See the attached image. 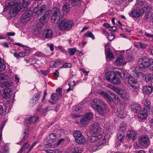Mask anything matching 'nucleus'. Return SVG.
Returning <instances> with one entry per match:
<instances>
[{"mask_svg":"<svg viewBox=\"0 0 153 153\" xmlns=\"http://www.w3.org/2000/svg\"><path fill=\"white\" fill-rule=\"evenodd\" d=\"M9 7H10L9 13L10 16L12 18L14 17L22 10L18 3L17 2L16 3V0L14 1L13 4L12 2L8 3V5L5 7V9L7 10Z\"/></svg>","mask_w":153,"mask_h":153,"instance_id":"obj_1","label":"nucleus"},{"mask_svg":"<svg viewBox=\"0 0 153 153\" xmlns=\"http://www.w3.org/2000/svg\"><path fill=\"white\" fill-rule=\"evenodd\" d=\"M117 73L122 78H123L125 80L128 79V82L132 88L135 90H138L139 88V84L137 81H135V79L131 76H128V78L126 76L124 72L122 70H120L119 71H117Z\"/></svg>","mask_w":153,"mask_h":153,"instance_id":"obj_2","label":"nucleus"},{"mask_svg":"<svg viewBox=\"0 0 153 153\" xmlns=\"http://www.w3.org/2000/svg\"><path fill=\"white\" fill-rule=\"evenodd\" d=\"M106 79L114 85H119L121 83L120 78L113 71L108 72L105 74Z\"/></svg>","mask_w":153,"mask_h":153,"instance_id":"obj_3","label":"nucleus"},{"mask_svg":"<svg viewBox=\"0 0 153 153\" xmlns=\"http://www.w3.org/2000/svg\"><path fill=\"white\" fill-rule=\"evenodd\" d=\"M59 24V26L61 30H69L71 29L73 25V22L71 20H69L65 21L63 17L61 18V20L58 23Z\"/></svg>","mask_w":153,"mask_h":153,"instance_id":"obj_4","label":"nucleus"},{"mask_svg":"<svg viewBox=\"0 0 153 153\" xmlns=\"http://www.w3.org/2000/svg\"><path fill=\"white\" fill-rule=\"evenodd\" d=\"M73 135L77 143L79 144H83L85 143V139L80 131H74L73 133Z\"/></svg>","mask_w":153,"mask_h":153,"instance_id":"obj_5","label":"nucleus"},{"mask_svg":"<svg viewBox=\"0 0 153 153\" xmlns=\"http://www.w3.org/2000/svg\"><path fill=\"white\" fill-rule=\"evenodd\" d=\"M138 143L141 148H147L150 144L149 139L148 136L144 135L140 137Z\"/></svg>","mask_w":153,"mask_h":153,"instance_id":"obj_6","label":"nucleus"},{"mask_svg":"<svg viewBox=\"0 0 153 153\" xmlns=\"http://www.w3.org/2000/svg\"><path fill=\"white\" fill-rule=\"evenodd\" d=\"M151 59H149L146 57H143L138 62V66L140 68H147L150 67Z\"/></svg>","mask_w":153,"mask_h":153,"instance_id":"obj_7","label":"nucleus"},{"mask_svg":"<svg viewBox=\"0 0 153 153\" xmlns=\"http://www.w3.org/2000/svg\"><path fill=\"white\" fill-rule=\"evenodd\" d=\"M52 15L51 18V21L54 23H58L61 20L60 18V11L59 9L56 7L53 9L52 11Z\"/></svg>","mask_w":153,"mask_h":153,"instance_id":"obj_8","label":"nucleus"},{"mask_svg":"<svg viewBox=\"0 0 153 153\" xmlns=\"http://www.w3.org/2000/svg\"><path fill=\"white\" fill-rule=\"evenodd\" d=\"M93 114L91 112H87L85 113L84 116L82 117L80 121V124L82 126L86 125L92 118Z\"/></svg>","mask_w":153,"mask_h":153,"instance_id":"obj_9","label":"nucleus"},{"mask_svg":"<svg viewBox=\"0 0 153 153\" xmlns=\"http://www.w3.org/2000/svg\"><path fill=\"white\" fill-rule=\"evenodd\" d=\"M33 14V12L28 10L25 12L21 17V22L22 23L27 22L30 19V17Z\"/></svg>","mask_w":153,"mask_h":153,"instance_id":"obj_10","label":"nucleus"},{"mask_svg":"<svg viewBox=\"0 0 153 153\" xmlns=\"http://www.w3.org/2000/svg\"><path fill=\"white\" fill-rule=\"evenodd\" d=\"M107 104L102 101L96 110L99 113L101 116H104L107 108Z\"/></svg>","mask_w":153,"mask_h":153,"instance_id":"obj_11","label":"nucleus"},{"mask_svg":"<svg viewBox=\"0 0 153 153\" xmlns=\"http://www.w3.org/2000/svg\"><path fill=\"white\" fill-rule=\"evenodd\" d=\"M100 129L99 125L97 123L92 124L90 128V132L93 134L99 133Z\"/></svg>","mask_w":153,"mask_h":153,"instance_id":"obj_12","label":"nucleus"},{"mask_svg":"<svg viewBox=\"0 0 153 153\" xmlns=\"http://www.w3.org/2000/svg\"><path fill=\"white\" fill-rule=\"evenodd\" d=\"M16 2L18 3L22 10L28 7L30 3V0H16Z\"/></svg>","mask_w":153,"mask_h":153,"instance_id":"obj_13","label":"nucleus"},{"mask_svg":"<svg viewBox=\"0 0 153 153\" xmlns=\"http://www.w3.org/2000/svg\"><path fill=\"white\" fill-rule=\"evenodd\" d=\"M29 134V129L28 128H25L23 129L21 135L22 139L18 144H21V142L24 141L28 137Z\"/></svg>","mask_w":153,"mask_h":153,"instance_id":"obj_14","label":"nucleus"},{"mask_svg":"<svg viewBox=\"0 0 153 153\" xmlns=\"http://www.w3.org/2000/svg\"><path fill=\"white\" fill-rule=\"evenodd\" d=\"M46 9V6L45 5H42L41 6L38 5L35 8V10L37 9L35 12L36 14L38 16L41 15L42 14L45 12Z\"/></svg>","mask_w":153,"mask_h":153,"instance_id":"obj_15","label":"nucleus"},{"mask_svg":"<svg viewBox=\"0 0 153 153\" xmlns=\"http://www.w3.org/2000/svg\"><path fill=\"white\" fill-rule=\"evenodd\" d=\"M39 118L38 116H33L29 118H27L24 122L26 124L34 123L38 121Z\"/></svg>","mask_w":153,"mask_h":153,"instance_id":"obj_16","label":"nucleus"},{"mask_svg":"<svg viewBox=\"0 0 153 153\" xmlns=\"http://www.w3.org/2000/svg\"><path fill=\"white\" fill-rule=\"evenodd\" d=\"M51 15L50 12H46L44 15L41 17L39 19V21L42 24L46 23L48 21L49 17Z\"/></svg>","mask_w":153,"mask_h":153,"instance_id":"obj_17","label":"nucleus"},{"mask_svg":"<svg viewBox=\"0 0 153 153\" xmlns=\"http://www.w3.org/2000/svg\"><path fill=\"white\" fill-rule=\"evenodd\" d=\"M119 95L122 98L126 101H128L130 99L128 92L126 90H122Z\"/></svg>","mask_w":153,"mask_h":153,"instance_id":"obj_18","label":"nucleus"},{"mask_svg":"<svg viewBox=\"0 0 153 153\" xmlns=\"http://www.w3.org/2000/svg\"><path fill=\"white\" fill-rule=\"evenodd\" d=\"M91 102L92 107L96 110L100 105L102 101L98 99H93Z\"/></svg>","mask_w":153,"mask_h":153,"instance_id":"obj_19","label":"nucleus"},{"mask_svg":"<svg viewBox=\"0 0 153 153\" xmlns=\"http://www.w3.org/2000/svg\"><path fill=\"white\" fill-rule=\"evenodd\" d=\"M29 53V51L25 50L23 52H19L18 53L15 52L13 53V55L17 59H19V57H23L26 56L28 55Z\"/></svg>","mask_w":153,"mask_h":153,"instance_id":"obj_20","label":"nucleus"},{"mask_svg":"<svg viewBox=\"0 0 153 153\" xmlns=\"http://www.w3.org/2000/svg\"><path fill=\"white\" fill-rule=\"evenodd\" d=\"M126 137L129 138H131L133 140H134L136 138L137 132L133 130H128L127 132Z\"/></svg>","mask_w":153,"mask_h":153,"instance_id":"obj_21","label":"nucleus"},{"mask_svg":"<svg viewBox=\"0 0 153 153\" xmlns=\"http://www.w3.org/2000/svg\"><path fill=\"white\" fill-rule=\"evenodd\" d=\"M131 111L134 113L139 112L141 110V105L137 103H132L131 105Z\"/></svg>","mask_w":153,"mask_h":153,"instance_id":"obj_22","label":"nucleus"},{"mask_svg":"<svg viewBox=\"0 0 153 153\" xmlns=\"http://www.w3.org/2000/svg\"><path fill=\"white\" fill-rule=\"evenodd\" d=\"M141 10L140 9H137L134 10L129 15L133 17L139 18L142 15Z\"/></svg>","mask_w":153,"mask_h":153,"instance_id":"obj_23","label":"nucleus"},{"mask_svg":"<svg viewBox=\"0 0 153 153\" xmlns=\"http://www.w3.org/2000/svg\"><path fill=\"white\" fill-rule=\"evenodd\" d=\"M50 107H47L45 108L42 109L41 106H39L37 107L36 111L37 112L39 111L41 114L43 116H45L48 110H51L52 109H50Z\"/></svg>","mask_w":153,"mask_h":153,"instance_id":"obj_24","label":"nucleus"},{"mask_svg":"<svg viewBox=\"0 0 153 153\" xmlns=\"http://www.w3.org/2000/svg\"><path fill=\"white\" fill-rule=\"evenodd\" d=\"M148 116V112L147 109L144 108L142 111H140L138 115V117L141 120H143L147 118Z\"/></svg>","mask_w":153,"mask_h":153,"instance_id":"obj_25","label":"nucleus"},{"mask_svg":"<svg viewBox=\"0 0 153 153\" xmlns=\"http://www.w3.org/2000/svg\"><path fill=\"white\" fill-rule=\"evenodd\" d=\"M53 33L51 30L48 29L45 30L42 33L43 36L46 38H50L53 36Z\"/></svg>","mask_w":153,"mask_h":153,"instance_id":"obj_26","label":"nucleus"},{"mask_svg":"<svg viewBox=\"0 0 153 153\" xmlns=\"http://www.w3.org/2000/svg\"><path fill=\"white\" fill-rule=\"evenodd\" d=\"M102 138V136L100 134L97 136H92L88 138V141L91 143H94L99 140Z\"/></svg>","mask_w":153,"mask_h":153,"instance_id":"obj_27","label":"nucleus"},{"mask_svg":"<svg viewBox=\"0 0 153 153\" xmlns=\"http://www.w3.org/2000/svg\"><path fill=\"white\" fill-rule=\"evenodd\" d=\"M152 89L150 86H147L143 87V92L146 95H149L152 91Z\"/></svg>","mask_w":153,"mask_h":153,"instance_id":"obj_28","label":"nucleus"},{"mask_svg":"<svg viewBox=\"0 0 153 153\" xmlns=\"http://www.w3.org/2000/svg\"><path fill=\"white\" fill-rule=\"evenodd\" d=\"M81 0H70L69 3L72 6H78L81 4Z\"/></svg>","mask_w":153,"mask_h":153,"instance_id":"obj_29","label":"nucleus"},{"mask_svg":"<svg viewBox=\"0 0 153 153\" xmlns=\"http://www.w3.org/2000/svg\"><path fill=\"white\" fill-rule=\"evenodd\" d=\"M11 92V90L9 88H6L4 89V93L3 94L4 97V98H9L11 95L10 94Z\"/></svg>","mask_w":153,"mask_h":153,"instance_id":"obj_30","label":"nucleus"},{"mask_svg":"<svg viewBox=\"0 0 153 153\" xmlns=\"http://www.w3.org/2000/svg\"><path fill=\"white\" fill-rule=\"evenodd\" d=\"M108 142L104 137L102 140H100L97 143V145L98 146H103L108 144Z\"/></svg>","mask_w":153,"mask_h":153,"instance_id":"obj_31","label":"nucleus"},{"mask_svg":"<svg viewBox=\"0 0 153 153\" xmlns=\"http://www.w3.org/2000/svg\"><path fill=\"white\" fill-rule=\"evenodd\" d=\"M126 133L118 132L117 136V139L119 141L122 142L124 140Z\"/></svg>","mask_w":153,"mask_h":153,"instance_id":"obj_32","label":"nucleus"},{"mask_svg":"<svg viewBox=\"0 0 153 153\" xmlns=\"http://www.w3.org/2000/svg\"><path fill=\"white\" fill-rule=\"evenodd\" d=\"M105 53L106 56L109 59L113 58V54L111 53L110 48H108L107 50L106 49H105Z\"/></svg>","mask_w":153,"mask_h":153,"instance_id":"obj_33","label":"nucleus"},{"mask_svg":"<svg viewBox=\"0 0 153 153\" xmlns=\"http://www.w3.org/2000/svg\"><path fill=\"white\" fill-rule=\"evenodd\" d=\"M126 125L122 123L120 124L118 130V132H120L124 133H126Z\"/></svg>","mask_w":153,"mask_h":153,"instance_id":"obj_34","label":"nucleus"},{"mask_svg":"<svg viewBox=\"0 0 153 153\" xmlns=\"http://www.w3.org/2000/svg\"><path fill=\"white\" fill-rule=\"evenodd\" d=\"M42 30V29L41 27L37 26L33 29V33L34 35H37L41 32Z\"/></svg>","mask_w":153,"mask_h":153,"instance_id":"obj_35","label":"nucleus"},{"mask_svg":"<svg viewBox=\"0 0 153 153\" xmlns=\"http://www.w3.org/2000/svg\"><path fill=\"white\" fill-rule=\"evenodd\" d=\"M62 10L64 12L66 13H67L69 12L70 6L67 3H66L62 7Z\"/></svg>","mask_w":153,"mask_h":153,"instance_id":"obj_36","label":"nucleus"},{"mask_svg":"<svg viewBox=\"0 0 153 153\" xmlns=\"http://www.w3.org/2000/svg\"><path fill=\"white\" fill-rule=\"evenodd\" d=\"M40 93H37L36 94H35L33 97V103L34 104H36L38 102V99L40 97Z\"/></svg>","mask_w":153,"mask_h":153,"instance_id":"obj_37","label":"nucleus"},{"mask_svg":"<svg viewBox=\"0 0 153 153\" xmlns=\"http://www.w3.org/2000/svg\"><path fill=\"white\" fill-rule=\"evenodd\" d=\"M60 62V61L59 59H57L55 61H51L49 63L50 65L51 68H56L58 66V63Z\"/></svg>","mask_w":153,"mask_h":153,"instance_id":"obj_38","label":"nucleus"},{"mask_svg":"<svg viewBox=\"0 0 153 153\" xmlns=\"http://www.w3.org/2000/svg\"><path fill=\"white\" fill-rule=\"evenodd\" d=\"M123 59L122 56H120L117 58L115 60V64L119 65H121L123 64Z\"/></svg>","mask_w":153,"mask_h":153,"instance_id":"obj_39","label":"nucleus"},{"mask_svg":"<svg viewBox=\"0 0 153 153\" xmlns=\"http://www.w3.org/2000/svg\"><path fill=\"white\" fill-rule=\"evenodd\" d=\"M8 76L4 75H0V84L1 85V86L3 85V83L5 81L8 80Z\"/></svg>","mask_w":153,"mask_h":153,"instance_id":"obj_40","label":"nucleus"},{"mask_svg":"<svg viewBox=\"0 0 153 153\" xmlns=\"http://www.w3.org/2000/svg\"><path fill=\"white\" fill-rule=\"evenodd\" d=\"M83 151L82 148L80 147H75L72 150L73 153H81Z\"/></svg>","mask_w":153,"mask_h":153,"instance_id":"obj_41","label":"nucleus"},{"mask_svg":"<svg viewBox=\"0 0 153 153\" xmlns=\"http://www.w3.org/2000/svg\"><path fill=\"white\" fill-rule=\"evenodd\" d=\"M5 81L3 83V85L1 86L3 87L8 88L9 87H11L13 85V83L12 82L10 81Z\"/></svg>","mask_w":153,"mask_h":153,"instance_id":"obj_42","label":"nucleus"},{"mask_svg":"<svg viewBox=\"0 0 153 153\" xmlns=\"http://www.w3.org/2000/svg\"><path fill=\"white\" fill-rule=\"evenodd\" d=\"M6 68L5 65L4 63L3 59L0 57V71H2Z\"/></svg>","mask_w":153,"mask_h":153,"instance_id":"obj_43","label":"nucleus"},{"mask_svg":"<svg viewBox=\"0 0 153 153\" xmlns=\"http://www.w3.org/2000/svg\"><path fill=\"white\" fill-rule=\"evenodd\" d=\"M85 37H90L92 39H94L95 37L94 35L91 32L88 31L84 35Z\"/></svg>","mask_w":153,"mask_h":153,"instance_id":"obj_44","label":"nucleus"},{"mask_svg":"<svg viewBox=\"0 0 153 153\" xmlns=\"http://www.w3.org/2000/svg\"><path fill=\"white\" fill-rule=\"evenodd\" d=\"M117 116L121 118H123L126 116V114L122 111H120L117 113Z\"/></svg>","mask_w":153,"mask_h":153,"instance_id":"obj_45","label":"nucleus"},{"mask_svg":"<svg viewBox=\"0 0 153 153\" xmlns=\"http://www.w3.org/2000/svg\"><path fill=\"white\" fill-rule=\"evenodd\" d=\"M150 102L149 100H146L145 101V105L148 110H149L150 108Z\"/></svg>","mask_w":153,"mask_h":153,"instance_id":"obj_46","label":"nucleus"},{"mask_svg":"<svg viewBox=\"0 0 153 153\" xmlns=\"http://www.w3.org/2000/svg\"><path fill=\"white\" fill-rule=\"evenodd\" d=\"M146 79L147 82L152 81L153 79V75L152 74H149L146 77Z\"/></svg>","mask_w":153,"mask_h":153,"instance_id":"obj_47","label":"nucleus"},{"mask_svg":"<svg viewBox=\"0 0 153 153\" xmlns=\"http://www.w3.org/2000/svg\"><path fill=\"white\" fill-rule=\"evenodd\" d=\"M76 48H69L68 50V52L70 55H73L75 54L76 51Z\"/></svg>","mask_w":153,"mask_h":153,"instance_id":"obj_48","label":"nucleus"},{"mask_svg":"<svg viewBox=\"0 0 153 153\" xmlns=\"http://www.w3.org/2000/svg\"><path fill=\"white\" fill-rule=\"evenodd\" d=\"M45 151L48 153H61L60 151L57 150H52L48 149L45 150Z\"/></svg>","mask_w":153,"mask_h":153,"instance_id":"obj_49","label":"nucleus"},{"mask_svg":"<svg viewBox=\"0 0 153 153\" xmlns=\"http://www.w3.org/2000/svg\"><path fill=\"white\" fill-rule=\"evenodd\" d=\"M51 99L53 100L56 101L58 99L57 95L55 93H53L51 96Z\"/></svg>","mask_w":153,"mask_h":153,"instance_id":"obj_50","label":"nucleus"},{"mask_svg":"<svg viewBox=\"0 0 153 153\" xmlns=\"http://www.w3.org/2000/svg\"><path fill=\"white\" fill-rule=\"evenodd\" d=\"M56 91L59 97H61L62 96V89L61 88H58L56 90Z\"/></svg>","mask_w":153,"mask_h":153,"instance_id":"obj_51","label":"nucleus"},{"mask_svg":"<svg viewBox=\"0 0 153 153\" xmlns=\"http://www.w3.org/2000/svg\"><path fill=\"white\" fill-rule=\"evenodd\" d=\"M49 137L51 139H55L56 138V134L54 133H51L49 135Z\"/></svg>","mask_w":153,"mask_h":153,"instance_id":"obj_52","label":"nucleus"},{"mask_svg":"<svg viewBox=\"0 0 153 153\" xmlns=\"http://www.w3.org/2000/svg\"><path fill=\"white\" fill-rule=\"evenodd\" d=\"M82 105L80 104L78 105L77 106H76V108L74 109V110L75 111H78L79 110H81L82 109Z\"/></svg>","mask_w":153,"mask_h":153,"instance_id":"obj_53","label":"nucleus"},{"mask_svg":"<svg viewBox=\"0 0 153 153\" xmlns=\"http://www.w3.org/2000/svg\"><path fill=\"white\" fill-rule=\"evenodd\" d=\"M114 91L116 92L117 93L119 94H120V93H121V91H122V90L121 89H120L119 88L114 87L113 89Z\"/></svg>","mask_w":153,"mask_h":153,"instance_id":"obj_54","label":"nucleus"},{"mask_svg":"<svg viewBox=\"0 0 153 153\" xmlns=\"http://www.w3.org/2000/svg\"><path fill=\"white\" fill-rule=\"evenodd\" d=\"M62 66L64 68H71L72 67V65L70 63H65Z\"/></svg>","mask_w":153,"mask_h":153,"instance_id":"obj_55","label":"nucleus"},{"mask_svg":"<svg viewBox=\"0 0 153 153\" xmlns=\"http://www.w3.org/2000/svg\"><path fill=\"white\" fill-rule=\"evenodd\" d=\"M134 72V74L133 75L135 77H139L140 76L141 73L140 72H138L136 70H135V72Z\"/></svg>","mask_w":153,"mask_h":153,"instance_id":"obj_56","label":"nucleus"},{"mask_svg":"<svg viewBox=\"0 0 153 153\" xmlns=\"http://www.w3.org/2000/svg\"><path fill=\"white\" fill-rule=\"evenodd\" d=\"M100 94L101 95V96L105 98H106L107 96L108 95V94L107 92L103 91H101L100 93Z\"/></svg>","mask_w":153,"mask_h":153,"instance_id":"obj_57","label":"nucleus"},{"mask_svg":"<svg viewBox=\"0 0 153 153\" xmlns=\"http://www.w3.org/2000/svg\"><path fill=\"white\" fill-rule=\"evenodd\" d=\"M114 99L117 100L120 103H122V102L121 101L120 99L119 98L118 96L117 95H115L114 94Z\"/></svg>","mask_w":153,"mask_h":153,"instance_id":"obj_58","label":"nucleus"},{"mask_svg":"<svg viewBox=\"0 0 153 153\" xmlns=\"http://www.w3.org/2000/svg\"><path fill=\"white\" fill-rule=\"evenodd\" d=\"M65 140V139L63 138H62L60 139H59L58 140V141L56 143V145L57 146H59L61 143L62 142L64 141Z\"/></svg>","mask_w":153,"mask_h":153,"instance_id":"obj_59","label":"nucleus"},{"mask_svg":"<svg viewBox=\"0 0 153 153\" xmlns=\"http://www.w3.org/2000/svg\"><path fill=\"white\" fill-rule=\"evenodd\" d=\"M108 100V101L110 102H112L113 101V98L109 94H108L107 97H106Z\"/></svg>","mask_w":153,"mask_h":153,"instance_id":"obj_60","label":"nucleus"},{"mask_svg":"<svg viewBox=\"0 0 153 153\" xmlns=\"http://www.w3.org/2000/svg\"><path fill=\"white\" fill-rule=\"evenodd\" d=\"M145 9L144 10H146V11L148 13H149L151 12V7L149 6H147L146 7H145Z\"/></svg>","mask_w":153,"mask_h":153,"instance_id":"obj_61","label":"nucleus"},{"mask_svg":"<svg viewBox=\"0 0 153 153\" xmlns=\"http://www.w3.org/2000/svg\"><path fill=\"white\" fill-rule=\"evenodd\" d=\"M140 48L141 49H144L147 47V45H146L145 44H143V43L140 42Z\"/></svg>","mask_w":153,"mask_h":153,"instance_id":"obj_62","label":"nucleus"},{"mask_svg":"<svg viewBox=\"0 0 153 153\" xmlns=\"http://www.w3.org/2000/svg\"><path fill=\"white\" fill-rule=\"evenodd\" d=\"M27 143H25L24 144L21 148L20 149L19 151L18 152V153H22L23 151V149H24V147H25V145H27Z\"/></svg>","mask_w":153,"mask_h":153,"instance_id":"obj_63","label":"nucleus"},{"mask_svg":"<svg viewBox=\"0 0 153 153\" xmlns=\"http://www.w3.org/2000/svg\"><path fill=\"white\" fill-rule=\"evenodd\" d=\"M150 69L152 71H153V60L151 59V62L150 64Z\"/></svg>","mask_w":153,"mask_h":153,"instance_id":"obj_64","label":"nucleus"}]
</instances>
